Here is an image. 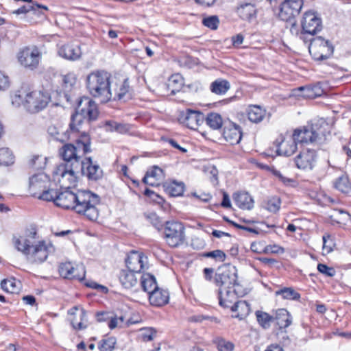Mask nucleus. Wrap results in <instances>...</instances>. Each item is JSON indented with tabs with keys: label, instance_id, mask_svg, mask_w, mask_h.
<instances>
[{
	"label": "nucleus",
	"instance_id": "obj_15",
	"mask_svg": "<svg viewBox=\"0 0 351 351\" xmlns=\"http://www.w3.org/2000/svg\"><path fill=\"white\" fill-rule=\"evenodd\" d=\"M40 54L36 47H25L18 55V59L21 65L31 70L36 69L40 62Z\"/></svg>",
	"mask_w": 351,
	"mask_h": 351
},
{
	"label": "nucleus",
	"instance_id": "obj_42",
	"mask_svg": "<svg viewBox=\"0 0 351 351\" xmlns=\"http://www.w3.org/2000/svg\"><path fill=\"white\" fill-rule=\"evenodd\" d=\"M255 314L257 322L265 329L269 328L271 326V323L274 322V316L270 315L266 312L257 311Z\"/></svg>",
	"mask_w": 351,
	"mask_h": 351
},
{
	"label": "nucleus",
	"instance_id": "obj_18",
	"mask_svg": "<svg viewBox=\"0 0 351 351\" xmlns=\"http://www.w3.org/2000/svg\"><path fill=\"white\" fill-rule=\"evenodd\" d=\"M52 196L53 199L51 201H53L56 206L74 210L76 193H73L68 189L62 192H58L53 189Z\"/></svg>",
	"mask_w": 351,
	"mask_h": 351
},
{
	"label": "nucleus",
	"instance_id": "obj_47",
	"mask_svg": "<svg viewBox=\"0 0 351 351\" xmlns=\"http://www.w3.org/2000/svg\"><path fill=\"white\" fill-rule=\"evenodd\" d=\"M167 189L171 196H180L184 193V184L173 181L169 184Z\"/></svg>",
	"mask_w": 351,
	"mask_h": 351
},
{
	"label": "nucleus",
	"instance_id": "obj_39",
	"mask_svg": "<svg viewBox=\"0 0 351 351\" xmlns=\"http://www.w3.org/2000/svg\"><path fill=\"white\" fill-rule=\"evenodd\" d=\"M39 8H43V9H45V10H48L47 6L41 5L36 3V4H32V5L29 4V5H23L21 8H19V9L13 11L12 13L15 14L28 13V14L38 16L40 14V12L38 11Z\"/></svg>",
	"mask_w": 351,
	"mask_h": 351
},
{
	"label": "nucleus",
	"instance_id": "obj_51",
	"mask_svg": "<svg viewBox=\"0 0 351 351\" xmlns=\"http://www.w3.org/2000/svg\"><path fill=\"white\" fill-rule=\"evenodd\" d=\"M76 78L73 74H67L62 77V85L65 91H69L75 85Z\"/></svg>",
	"mask_w": 351,
	"mask_h": 351
},
{
	"label": "nucleus",
	"instance_id": "obj_36",
	"mask_svg": "<svg viewBox=\"0 0 351 351\" xmlns=\"http://www.w3.org/2000/svg\"><path fill=\"white\" fill-rule=\"evenodd\" d=\"M116 88L112 90L113 95L112 98L114 100H121L129 92L130 85L128 79H125L119 84H116Z\"/></svg>",
	"mask_w": 351,
	"mask_h": 351
},
{
	"label": "nucleus",
	"instance_id": "obj_21",
	"mask_svg": "<svg viewBox=\"0 0 351 351\" xmlns=\"http://www.w3.org/2000/svg\"><path fill=\"white\" fill-rule=\"evenodd\" d=\"M59 273L64 278L82 280L85 276L84 267L77 266L75 268L71 263H62L59 267Z\"/></svg>",
	"mask_w": 351,
	"mask_h": 351
},
{
	"label": "nucleus",
	"instance_id": "obj_34",
	"mask_svg": "<svg viewBox=\"0 0 351 351\" xmlns=\"http://www.w3.org/2000/svg\"><path fill=\"white\" fill-rule=\"evenodd\" d=\"M141 286L143 290L147 293L151 292L153 289L158 287L154 276L150 274L141 275Z\"/></svg>",
	"mask_w": 351,
	"mask_h": 351
},
{
	"label": "nucleus",
	"instance_id": "obj_48",
	"mask_svg": "<svg viewBox=\"0 0 351 351\" xmlns=\"http://www.w3.org/2000/svg\"><path fill=\"white\" fill-rule=\"evenodd\" d=\"M276 295H281L282 298L287 300H298L300 295L292 288H284L276 292Z\"/></svg>",
	"mask_w": 351,
	"mask_h": 351
},
{
	"label": "nucleus",
	"instance_id": "obj_33",
	"mask_svg": "<svg viewBox=\"0 0 351 351\" xmlns=\"http://www.w3.org/2000/svg\"><path fill=\"white\" fill-rule=\"evenodd\" d=\"M266 114V110L259 106H250L247 111V117L251 122L258 123L263 121Z\"/></svg>",
	"mask_w": 351,
	"mask_h": 351
},
{
	"label": "nucleus",
	"instance_id": "obj_59",
	"mask_svg": "<svg viewBox=\"0 0 351 351\" xmlns=\"http://www.w3.org/2000/svg\"><path fill=\"white\" fill-rule=\"evenodd\" d=\"M114 125V131L121 134H125L128 132L130 129V126L128 124L118 123L117 124Z\"/></svg>",
	"mask_w": 351,
	"mask_h": 351
},
{
	"label": "nucleus",
	"instance_id": "obj_25",
	"mask_svg": "<svg viewBox=\"0 0 351 351\" xmlns=\"http://www.w3.org/2000/svg\"><path fill=\"white\" fill-rule=\"evenodd\" d=\"M140 276L141 275L138 276L136 272L128 269H122L120 271L119 279L125 289H130L137 287Z\"/></svg>",
	"mask_w": 351,
	"mask_h": 351
},
{
	"label": "nucleus",
	"instance_id": "obj_27",
	"mask_svg": "<svg viewBox=\"0 0 351 351\" xmlns=\"http://www.w3.org/2000/svg\"><path fill=\"white\" fill-rule=\"evenodd\" d=\"M36 235V232H31L27 237L14 236L12 238V242L15 248L18 251H20L26 255L28 250H31V245L34 241L32 240L35 239Z\"/></svg>",
	"mask_w": 351,
	"mask_h": 351
},
{
	"label": "nucleus",
	"instance_id": "obj_64",
	"mask_svg": "<svg viewBox=\"0 0 351 351\" xmlns=\"http://www.w3.org/2000/svg\"><path fill=\"white\" fill-rule=\"evenodd\" d=\"M336 213L337 214L341 215L339 219L343 221V222H348L349 220H350V215L347 212L343 210H337Z\"/></svg>",
	"mask_w": 351,
	"mask_h": 351
},
{
	"label": "nucleus",
	"instance_id": "obj_4",
	"mask_svg": "<svg viewBox=\"0 0 351 351\" xmlns=\"http://www.w3.org/2000/svg\"><path fill=\"white\" fill-rule=\"evenodd\" d=\"M90 151V139L88 134L83 133L75 143L64 144L60 149V154L64 164L73 165L75 162L80 163L82 157Z\"/></svg>",
	"mask_w": 351,
	"mask_h": 351
},
{
	"label": "nucleus",
	"instance_id": "obj_14",
	"mask_svg": "<svg viewBox=\"0 0 351 351\" xmlns=\"http://www.w3.org/2000/svg\"><path fill=\"white\" fill-rule=\"evenodd\" d=\"M302 5L303 0H285L280 5L279 17L287 22L295 21Z\"/></svg>",
	"mask_w": 351,
	"mask_h": 351
},
{
	"label": "nucleus",
	"instance_id": "obj_17",
	"mask_svg": "<svg viewBox=\"0 0 351 351\" xmlns=\"http://www.w3.org/2000/svg\"><path fill=\"white\" fill-rule=\"evenodd\" d=\"M80 170L83 176L91 181H97L103 177V170L90 157L80 162Z\"/></svg>",
	"mask_w": 351,
	"mask_h": 351
},
{
	"label": "nucleus",
	"instance_id": "obj_44",
	"mask_svg": "<svg viewBox=\"0 0 351 351\" xmlns=\"http://www.w3.org/2000/svg\"><path fill=\"white\" fill-rule=\"evenodd\" d=\"M14 157L8 148L0 149V166H9L14 163Z\"/></svg>",
	"mask_w": 351,
	"mask_h": 351
},
{
	"label": "nucleus",
	"instance_id": "obj_63",
	"mask_svg": "<svg viewBox=\"0 0 351 351\" xmlns=\"http://www.w3.org/2000/svg\"><path fill=\"white\" fill-rule=\"evenodd\" d=\"M110 315L111 313L108 312H98L96 314L97 320L99 322L109 320V318H110Z\"/></svg>",
	"mask_w": 351,
	"mask_h": 351
},
{
	"label": "nucleus",
	"instance_id": "obj_1",
	"mask_svg": "<svg viewBox=\"0 0 351 351\" xmlns=\"http://www.w3.org/2000/svg\"><path fill=\"white\" fill-rule=\"evenodd\" d=\"M50 97L42 90H31L27 86H22L11 96L12 106H23L27 111L36 113L44 109L48 104Z\"/></svg>",
	"mask_w": 351,
	"mask_h": 351
},
{
	"label": "nucleus",
	"instance_id": "obj_2",
	"mask_svg": "<svg viewBox=\"0 0 351 351\" xmlns=\"http://www.w3.org/2000/svg\"><path fill=\"white\" fill-rule=\"evenodd\" d=\"M110 74L104 71L92 72L86 77V87L89 93L101 103H106L113 93L110 88Z\"/></svg>",
	"mask_w": 351,
	"mask_h": 351
},
{
	"label": "nucleus",
	"instance_id": "obj_24",
	"mask_svg": "<svg viewBox=\"0 0 351 351\" xmlns=\"http://www.w3.org/2000/svg\"><path fill=\"white\" fill-rule=\"evenodd\" d=\"M58 54L66 60L75 61L81 58L82 51L80 45L69 43L59 47Z\"/></svg>",
	"mask_w": 351,
	"mask_h": 351
},
{
	"label": "nucleus",
	"instance_id": "obj_11",
	"mask_svg": "<svg viewBox=\"0 0 351 351\" xmlns=\"http://www.w3.org/2000/svg\"><path fill=\"white\" fill-rule=\"evenodd\" d=\"M184 228L178 221H167L165 227V238L171 247H177L184 241Z\"/></svg>",
	"mask_w": 351,
	"mask_h": 351
},
{
	"label": "nucleus",
	"instance_id": "obj_23",
	"mask_svg": "<svg viewBox=\"0 0 351 351\" xmlns=\"http://www.w3.org/2000/svg\"><path fill=\"white\" fill-rule=\"evenodd\" d=\"M223 136L226 141L230 144H238L242 138V132L240 126L234 123H230L224 127Z\"/></svg>",
	"mask_w": 351,
	"mask_h": 351
},
{
	"label": "nucleus",
	"instance_id": "obj_52",
	"mask_svg": "<svg viewBox=\"0 0 351 351\" xmlns=\"http://www.w3.org/2000/svg\"><path fill=\"white\" fill-rule=\"evenodd\" d=\"M146 219L158 230H160L162 227L163 222L160 218L154 213H147L145 215Z\"/></svg>",
	"mask_w": 351,
	"mask_h": 351
},
{
	"label": "nucleus",
	"instance_id": "obj_57",
	"mask_svg": "<svg viewBox=\"0 0 351 351\" xmlns=\"http://www.w3.org/2000/svg\"><path fill=\"white\" fill-rule=\"evenodd\" d=\"M318 271L329 277L334 276L335 275V270L332 267H329L326 265L319 263L317 265Z\"/></svg>",
	"mask_w": 351,
	"mask_h": 351
},
{
	"label": "nucleus",
	"instance_id": "obj_41",
	"mask_svg": "<svg viewBox=\"0 0 351 351\" xmlns=\"http://www.w3.org/2000/svg\"><path fill=\"white\" fill-rule=\"evenodd\" d=\"M184 80L180 74L172 75L168 81V86L171 89V94L175 95L182 88Z\"/></svg>",
	"mask_w": 351,
	"mask_h": 351
},
{
	"label": "nucleus",
	"instance_id": "obj_8",
	"mask_svg": "<svg viewBox=\"0 0 351 351\" xmlns=\"http://www.w3.org/2000/svg\"><path fill=\"white\" fill-rule=\"evenodd\" d=\"M215 284L220 288H241L237 280V270L230 265H223L218 268L215 276Z\"/></svg>",
	"mask_w": 351,
	"mask_h": 351
},
{
	"label": "nucleus",
	"instance_id": "obj_9",
	"mask_svg": "<svg viewBox=\"0 0 351 351\" xmlns=\"http://www.w3.org/2000/svg\"><path fill=\"white\" fill-rule=\"evenodd\" d=\"M333 49L331 43L322 36H317L311 39L308 47L309 53L317 61L329 58L333 53Z\"/></svg>",
	"mask_w": 351,
	"mask_h": 351
},
{
	"label": "nucleus",
	"instance_id": "obj_38",
	"mask_svg": "<svg viewBox=\"0 0 351 351\" xmlns=\"http://www.w3.org/2000/svg\"><path fill=\"white\" fill-rule=\"evenodd\" d=\"M204 121L207 125L213 130H219L223 125V119L221 116L215 112H210L204 117Z\"/></svg>",
	"mask_w": 351,
	"mask_h": 351
},
{
	"label": "nucleus",
	"instance_id": "obj_22",
	"mask_svg": "<svg viewBox=\"0 0 351 351\" xmlns=\"http://www.w3.org/2000/svg\"><path fill=\"white\" fill-rule=\"evenodd\" d=\"M146 261L147 257L144 256L142 253L132 251L128 254L125 259L126 269L136 272L138 276H140L141 271L143 268L144 263H145Z\"/></svg>",
	"mask_w": 351,
	"mask_h": 351
},
{
	"label": "nucleus",
	"instance_id": "obj_19",
	"mask_svg": "<svg viewBox=\"0 0 351 351\" xmlns=\"http://www.w3.org/2000/svg\"><path fill=\"white\" fill-rule=\"evenodd\" d=\"M241 288L233 287L228 289L219 288L218 291L219 304L225 308H229L237 302V298L242 295Z\"/></svg>",
	"mask_w": 351,
	"mask_h": 351
},
{
	"label": "nucleus",
	"instance_id": "obj_61",
	"mask_svg": "<svg viewBox=\"0 0 351 351\" xmlns=\"http://www.w3.org/2000/svg\"><path fill=\"white\" fill-rule=\"evenodd\" d=\"M273 172V174L276 176L277 178H278V179L282 182H283L285 184H289L291 182H293V180L292 179H290V178H287L285 176H283L282 175V173L278 171V170H276V169H274L272 171Z\"/></svg>",
	"mask_w": 351,
	"mask_h": 351
},
{
	"label": "nucleus",
	"instance_id": "obj_35",
	"mask_svg": "<svg viewBox=\"0 0 351 351\" xmlns=\"http://www.w3.org/2000/svg\"><path fill=\"white\" fill-rule=\"evenodd\" d=\"M297 149V143L293 141H282L278 145L277 152L279 155L289 156Z\"/></svg>",
	"mask_w": 351,
	"mask_h": 351
},
{
	"label": "nucleus",
	"instance_id": "obj_5",
	"mask_svg": "<svg viewBox=\"0 0 351 351\" xmlns=\"http://www.w3.org/2000/svg\"><path fill=\"white\" fill-rule=\"evenodd\" d=\"M328 124L323 120L312 124L310 127H304L303 129H296L293 134V138L296 143L301 144H321L326 136Z\"/></svg>",
	"mask_w": 351,
	"mask_h": 351
},
{
	"label": "nucleus",
	"instance_id": "obj_13",
	"mask_svg": "<svg viewBox=\"0 0 351 351\" xmlns=\"http://www.w3.org/2000/svg\"><path fill=\"white\" fill-rule=\"evenodd\" d=\"M52 248V245H47L44 241H39L37 244L34 241L31 250L26 254L27 258L32 263H42L46 261Z\"/></svg>",
	"mask_w": 351,
	"mask_h": 351
},
{
	"label": "nucleus",
	"instance_id": "obj_50",
	"mask_svg": "<svg viewBox=\"0 0 351 351\" xmlns=\"http://www.w3.org/2000/svg\"><path fill=\"white\" fill-rule=\"evenodd\" d=\"M215 343L219 351H232L234 348V345L230 341L223 339H217Z\"/></svg>",
	"mask_w": 351,
	"mask_h": 351
},
{
	"label": "nucleus",
	"instance_id": "obj_55",
	"mask_svg": "<svg viewBox=\"0 0 351 351\" xmlns=\"http://www.w3.org/2000/svg\"><path fill=\"white\" fill-rule=\"evenodd\" d=\"M219 21L217 16H210L207 18H204L202 21V23L207 27L211 29H216L218 27Z\"/></svg>",
	"mask_w": 351,
	"mask_h": 351
},
{
	"label": "nucleus",
	"instance_id": "obj_31",
	"mask_svg": "<svg viewBox=\"0 0 351 351\" xmlns=\"http://www.w3.org/2000/svg\"><path fill=\"white\" fill-rule=\"evenodd\" d=\"M231 311L236 313L234 317L243 319L249 315L250 306L245 300H239L232 304Z\"/></svg>",
	"mask_w": 351,
	"mask_h": 351
},
{
	"label": "nucleus",
	"instance_id": "obj_54",
	"mask_svg": "<svg viewBox=\"0 0 351 351\" xmlns=\"http://www.w3.org/2000/svg\"><path fill=\"white\" fill-rule=\"evenodd\" d=\"M45 160L46 159L41 156H34L29 161V165L35 169H43L46 164Z\"/></svg>",
	"mask_w": 351,
	"mask_h": 351
},
{
	"label": "nucleus",
	"instance_id": "obj_62",
	"mask_svg": "<svg viewBox=\"0 0 351 351\" xmlns=\"http://www.w3.org/2000/svg\"><path fill=\"white\" fill-rule=\"evenodd\" d=\"M191 245L193 248L202 249L204 247L205 242L203 239L197 237L192 239Z\"/></svg>",
	"mask_w": 351,
	"mask_h": 351
},
{
	"label": "nucleus",
	"instance_id": "obj_29",
	"mask_svg": "<svg viewBox=\"0 0 351 351\" xmlns=\"http://www.w3.org/2000/svg\"><path fill=\"white\" fill-rule=\"evenodd\" d=\"M274 318L279 329L287 328L292 322L291 315L285 308L278 309L275 313Z\"/></svg>",
	"mask_w": 351,
	"mask_h": 351
},
{
	"label": "nucleus",
	"instance_id": "obj_45",
	"mask_svg": "<svg viewBox=\"0 0 351 351\" xmlns=\"http://www.w3.org/2000/svg\"><path fill=\"white\" fill-rule=\"evenodd\" d=\"M47 132L49 136L53 138L55 140L60 142H64L68 139V136L66 133L62 132L61 129L57 128L56 125H51L48 127Z\"/></svg>",
	"mask_w": 351,
	"mask_h": 351
},
{
	"label": "nucleus",
	"instance_id": "obj_16",
	"mask_svg": "<svg viewBox=\"0 0 351 351\" xmlns=\"http://www.w3.org/2000/svg\"><path fill=\"white\" fill-rule=\"evenodd\" d=\"M296 167L301 170H312L317 162V154L315 150L304 149L300 152L294 159Z\"/></svg>",
	"mask_w": 351,
	"mask_h": 351
},
{
	"label": "nucleus",
	"instance_id": "obj_53",
	"mask_svg": "<svg viewBox=\"0 0 351 351\" xmlns=\"http://www.w3.org/2000/svg\"><path fill=\"white\" fill-rule=\"evenodd\" d=\"M203 256L206 258H212L215 261L223 262L225 261L226 255L222 250H216L212 252L204 253Z\"/></svg>",
	"mask_w": 351,
	"mask_h": 351
},
{
	"label": "nucleus",
	"instance_id": "obj_6",
	"mask_svg": "<svg viewBox=\"0 0 351 351\" xmlns=\"http://www.w3.org/2000/svg\"><path fill=\"white\" fill-rule=\"evenodd\" d=\"M99 111L95 101L88 97H84L80 99L76 113L71 116V121L69 127L72 130H77L83 119L88 121H95L97 119Z\"/></svg>",
	"mask_w": 351,
	"mask_h": 351
},
{
	"label": "nucleus",
	"instance_id": "obj_30",
	"mask_svg": "<svg viewBox=\"0 0 351 351\" xmlns=\"http://www.w3.org/2000/svg\"><path fill=\"white\" fill-rule=\"evenodd\" d=\"M163 177L162 169L157 166H154L151 170L147 171L143 178V182L147 184L154 186L157 185V181L161 180Z\"/></svg>",
	"mask_w": 351,
	"mask_h": 351
},
{
	"label": "nucleus",
	"instance_id": "obj_10",
	"mask_svg": "<svg viewBox=\"0 0 351 351\" xmlns=\"http://www.w3.org/2000/svg\"><path fill=\"white\" fill-rule=\"evenodd\" d=\"M80 167V163L74 162L73 165L61 164L54 171L58 181L66 189L75 183L77 176Z\"/></svg>",
	"mask_w": 351,
	"mask_h": 351
},
{
	"label": "nucleus",
	"instance_id": "obj_37",
	"mask_svg": "<svg viewBox=\"0 0 351 351\" xmlns=\"http://www.w3.org/2000/svg\"><path fill=\"white\" fill-rule=\"evenodd\" d=\"M230 88V83L225 80L218 79L211 83L210 89L217 95H224Z\"/></svg>",
	"mask_w": 351,
	"mask_h": 351
},
{
	"label": "nucleus",
	"instance_id": "obj_46",
	"mask_svg": "<svg viewBox=\"0 0 351 351\" xmlns=\"http://www.w3.org/2000/svg\"><path fill=\"white\" fill-rule=\"evenodd\" d=\"M116 343V338L110 337L101 339L98 344V348L100 351H113L115 348Z\"/></svg>",
	"mask_w": 351,
	"mask_h": 351
},
{
	"label": "nucleus",
	"instance_id": "obj_26",
	"mask_svg": "<svg viewBox=\"0 0 351 351\" xmlns=\"http://www.w3.org/2000/svg\"><path fill=\"white\" fill-rule=\"evenodd\" d=\"M149 300L152 305L161 306L168 303L169 294L167 290L160 289L158 287L149 292Z\"/></svg>",
	"mask_w": 351,
	"mask_h": 351
},
{
	"label": "nucleus",
	"instance_id": "obj_49",
	"mask_svg": "<svg viewBox=\"0 0 351 351\" xmlns=\"http://www.w3.org/2000/svg\"><path fill=\"white\" fill-rule=\"evenodd\" d=\"M335 189L343 192L347 193L350 189L349 182L346 177L341 176L338 178L334 183Z\"/></svg>",
	"mask_w": 351,
	"mask_h": 351
},
{
	"label": "nucleus",
	"instance_id": "obj_12",
	"mask_svg": "<svg viewBox=\"0 0 351 351\" xmlns=\"http://www.w3.org/2000/svg\"><path fill=\"white\" fill-rule=\"evenodd\" d=\"M301 26L300 38L305 40V34L314 35L322 30V20L315 12L307 11L304 14Z\"/></svg>",
	"mask_w": 351,
	"mask_h": 351
},
{
	"label": "nucleus",
	"instance_id": "obj_7",
	"mask_svg": "<svg viewBox=\"0 0 351 351\" xmlns=\"http://www.w3.org/2000/svg\"><path fill=\"white\" fill-rule=\"evenodd\" d=\"M50 179L44 173H38L29 178V191L31 195L38 199L51 201L53 189H49Z\"/></svg>",
	"mask_w": 351,
	"mask_h": 351
},
{
	"label": "nucleus",
	"instance_id": "obj_28",
	"mask_svg": "<svg viewBox=\"0 0 351 351\" xmlns=\"http://www.w3.org/2000/svg\"><path fill=\"white\" fill-rule=\"evenodd\" d=\"M235 204L242 209L250 210L254 206V200L247 192H238L233 195Z\"/></svg>",
	"mask_w": 351,
	"mask_h": 351
},
{
	"label": "nucleus",
	"instance_id": "obj_60",
	"mask_svg": "<svg viewBox=\"0 0 351 351\" xmlns=\"http://www.w3.org/2000/svg\"><path fill=\"white\" fill-rule=\"evenodd\" d=\"M156 331L152 328H149L145 330V332L142 335V338L145 341H150L154 339Z\"/></svg>",
	"mask_w": 351,
	"mask_h": 351
},
{
	"label": "nucleus",
	"instance_id": "obj_43",
	"mask_svg": "<svg viewBox=\"0 0 351 351\" xmlns=\"http://www.w3.org/2000/svg\"><path fill=\"white\" fill-rule=\"evenodd\" d=\"M281 201L277 196L268 198L263 203V207L271 213H276L280 208Z\"/></svg>",
	"mask_w": 351,
	"mask_h": 351
},
{
	"label": "nucleus",
	"instance_id": "obj_3",
	"mask_svg": "<svg viewBox=\"0 0 351 351\" xmlns=\"http://www.w3.org/2000/svg\"><path fill=\"white\" fill-rule=\"evenodd\" d=\"M100 197L88 190H78L74 210L84 215L90 221H96L99 217L97 206L100 204Z\"/></svg>",
	"mask_w": 351,
	"mask_h": 351
},
{
	"label": "nucleus",
	"instance_id": "obj_20",
	"mask_svg": "<svg viewBox=\"0 0 351 351\" xmlns=\"http://www.w3.org/2000/svg\"><path fill=\"white\" fill-rule=\"evenodd\" d=\"M180 121L187 128L196 130L204 121V114L199 111L188 109L180 114Z\"/></svg>",
	"mask_w": 351,
	"mask_h": 351
},
{
	"label": "nucleus",
	"instance_id": "obj_58",
	"mask_svg": "<svg viewBox=\"0 0 351 351\" xmlns=\"http://www.w3.org/2000/svg\"><path fill=\"white\" fill-rule=\"evenodd\" d=\"M10 86L9 77L3 73L0 72V91L8 89Z\"/></svg>",
	"mask_w": 351,
	"mask_h": 351
},
{
	"label": "nucleus",
	"instance_id": "obj_40",
	"mask_svg": "<svg viewBox=\"0 0 351 351\" xmlns=\"http://www.w3.org/2000/svg\"><path fill=\"white\" fill-rule=\"evenodd\" d=\"M21 282L15 278L3 280L1 282V289L10 293H17L20 290Z\"/></svg>",
	"mask_w": 351,
	"mask_h": 351
},
{
	"label": "nucleus",
	"instance_id": "obj_56",
	"mask_svg": "<svg viewBox=\"0 0 351 351\" xmlns=\"http://www.w3.org/2000/svg\"><path fill=\"white\" fill-rule=\"evenodd\" d=\"M80 318L81 321L79 322H75L74 320L72 321V325L75 328L81 330L86 328V313L84 309L81 310L80 313Z\"/></svg>",
	"mask_w": 351,
	"mask_h": 351
},
{
	"label": "nucleus",
	"instance_id": "obj_32",
	"mask_svg": "<svg viewBox=\"0 0 351 351\" xmlns=\"http://www.w3.org/2000/svg\"><path fill=\"white\" fill-rule=\"evenodd\" d=\"M237 12L242 19L250 21L255 17L256 10L254 5L245 3L238 7Z\"/></svg>",
	"mask_w": 351,
	"mask_h": 351
}]
</instances>
